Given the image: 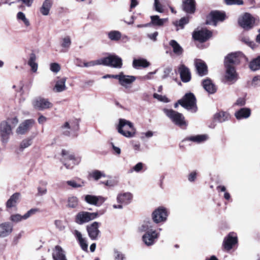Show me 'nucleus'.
Here are the masks:
<instances>
[{
	"label": "nucleus",
	"instance_id": "1",
	"mask_svg": "<svg viewBox=\"0 0 260 260\" xmlns=\"http://www.w3.org/2000/svg\"><path fill=\"white\" fill-rule=\"evenodd\" d=\"M153 224L150 220H144L138 228L139 233H145L142 237V241L148 246L153 245L159 236V233L153 229Z\"/></svg>",
	"mask_w": 260,
	"mask_h": 260
},
{
	"label": "nucleus",
	"instance_id": "2",
	"mask_svg": "<svg viewBox=\"0 0 260 260\" xmlns=\"http://www.w3.org/2000/svg\"><path fill=\"white\" fill-rule=\"evenodd\" d=\"M116 129L120 134L127 138L134 137L136 133V129L134 124L130 121L122 118L119 119Z\"/></svg>",
	"mask_w": 260,
	"mask_h": 260
},
{
	"label": "nucleus",
	"instance_id": "3",
	"mask_svg": "<svg viewBox=\"0 0 260 260\" xmlns=\"http://www.w3.org/2000/svg\"><path fill=\"white\" fill-rule=\"evenodd\" d=\"M178 103L182 107L192 113L197 111L196 99L194 94L191 92L186 93L181 99L178 100Z\"/></svg>",
	"mask_w": 260,
	"mask_h": 260
},
{
	"label": "nucleus",
	"instance_id": "4",
	"mask_svg": "<svg viewBox=\"0 0 260 260\" xmlns=\"http://www.w3.org/2000/svg\"><path fill=\"white\" fill-rule=\"evenodd\" d=\"M133 194L128 191H121L116 196L117 204H114L112 207L115 209L121 210L124 206L130 204L133 200Z\"/></svg>",
	"mask_w": 260,
	"mask_h": 260
},
{
	"label": "nucleus",
	"instance_id": "5",
	"mask_svg": "<svg viewBox=\"0 0 260 260\" xmlns=\"http://www.w3.org/2000/svg\"><path fill=\"white\" fill-rule=\"evenodd\" d=\"M164 112L176 125L181 127H185L187 125L185 118L181 113L172 109H164Z\"/></svg>",
	"mask_w": 260,
	"mask_h": 260
},
{
	"label": "nucleus",
	"instance_id": "6",
	"mask_svg": "<svg viewBox=\"0 0 260 260\" xmlns=\"http://www.w3.org/2000/svg\"><path fill=\"white\" fill-rule=\"evenodd\" d=\"M168 215V209L163 206H159L152 212L151 218L156 224L163 223L167 220Z\"/></svg>",
	"mask_w": 260,
	"mask_h": 260
},
{
	"label": "nucleus",
	"instance_id": "7",
	"mask_svg": "<svg viewBox=\"0 0 260 260\" xmlns=\"http://www.w3.org/2000/svg\"><path fill=\"white\" fill-rule=\"evenodd\" d=\"M102 65L110 66L116 69H120L122 66V60L117 55H110L102 58Z\"/></svg>",
	"mask_w": 260,
	"mask_h": 260
},
{
	"label": "nucleus",
	"instance_id": "8",
	"mask_svg": "<svg viewBox=\"0 0 260 260\" xmlns=\"http://www.w3.org/2000/svg\"><path fill=\"white\" fill-rule=\"evenodd\" d=\"M238 237L234 232L230 233L223 240L222 247L225 251H230L238 244Z\"/></svg>",
	"mask_w": 260,
	"mask_h": 260
},
{
	"label": "nucleus",
	"instance_id": "9",
	"mask_svg": "<svg viewBox=\"0 0 260 260\" xmlns=\"http://www.w3.org/2000/svg\"><path fill=\"white\" fill-rule=\"evenodd\" d=\"M98 216L97 212L81 211L76 215L75 221L79 224H82L95 219Z\"/></svg>",
	"mask_w": 260,
	"mask_h": 260
},
{
	"label": "nucleus",
	"instance_id": "10",
	"mask_svg": "<svg viewBox=\"0 0 260 260\" xmlns=\"http://www.w3.org/2000/svg\"><path fill=\"white\" fill-rule=\"evenodd\" d=\"M212 36V32L206 28H197L192 32V38L194 40L200 42L207 41Z\"/></svg>",
	"mask_w": 260,
	"mask_h": 260
},
{
	"label": "nucleus",
	"instance_id": "11",
	"mask_svg": "<svg viewBox=\"0 0 260 260\" xmlns=\"http://www.w3.org/2000/svg\"><path fill=\"white\" fill-rule=\"evenodd\" d=\"M78 122L76 120H71L67 121L62 126L63 134L67 136H75V133L78 129Z\"/></svg>",
	"mask_w": 260,
	"mask_h": 260
},
{
	"label": "nucleus",
	"instance_id": "12",
	"mask_svg": "<svg viewBox=\"0 0 260 260\" xmlns=\"http://www.w3.org/2000/svg\"><path fill=\"white\" fill-rule=\"evenodd\" d=\"M32 104L36 109L39 111H43L53 107V104L48 99L41 97H38L34 100Z\"/></svg>",
	"mask_w": 260,
	"mask_h": 260
},
{
	"label": "nucleus",
	"instance_id": "13",
	"mask_svg": "<svg viewBox=\"0 0 260 260\" xmlns=\"http://www.w3.org/2000/svg\"><path fill=\"white\" fill-rule=\"evenodd\" d=\"M259 20L255 17H239L238 23L245 30H249L258 23Z\"/></svg>",
	"mask_w": 260,
	"mask_h": 260
},
{
	"label": "nucleus",
	"instance_id": "14",
	"mask_svg": "<svg viewBox=\"0 0 260 260\" xmlns=\"http://www.w3.org/2000/svg\"><path fill=\"white\" fill-rule=\"evenodd\" d=\"M61 153L63 157L62 160V164L67 169H72L73 168V166L69 162L71 161L72 159H74L76 162H80L81 160V157L76 156L73 153H70L66 150H63Z\"/></svg>",
	"mask_w": 260,
	"mask_h": 260
},
{
	"label": "nucleus",
	"instance_id": "15",
	"mask_svg": "<svg viewBox=\"0 0 260 260\" xmlns=\"http://www.w3.org/2000/svg\"><path fill=\"white\" fill-rule=\"evenodd\" d=\"M11 126L8 124V122L3 121L0 125V132L1 140L3 143H7L10 136L12 134Z\"/></svg>",
	"mask_w": 260,
	"mask_h": 260
},
{
	"label": "nucleus",
	"instance_id": "16",
	"mask_svg": "<svg viewBox=\"0 0 260 260\" xmlns=\"http://www.w3.org/2000/svg\"><path fill=\"white\" fill-rule=\"evenodd\" d=\"M35 124V121L33 119L25 120L19 125L16 132L18 135H24L28 132Z\"/></svg>",
	"mask_w": 260,
	"mask_h": 260
},
{
	"label": "nucleus",
	"instance_id": "17",
	"mask_svg": "<svg viewBox=\"0 0 260 260\" xmlns=\"http://www.w3.org/2000/svg\"><path fill=\"white\" fill-rule=\"evenodd\" d=\"M100 224V223L94 221L87 226L88 236L91 239L94 240L98 239L100 234V231L99 229Z\"/></svg>",
	"mask_w": 260,
	"mask_h": 260
},
{
	"label": "nucleus",
	"instance_id": "18",
	"mask_svg": "<svg viewBox=\"0 0 260 260\" xmlns=\"http://www.w3.org/2000/svg\"><path fill=\"white\" fill-rule=\"evenodd\" d=\"M84 200L89 204L100 206L106 201V199L102 196L87 194L85 196Z\"/></svg>",
	"mask_w": 260,
	"mask_h": 260
},
{
	"label": "nucleus",
	"instance_id": "19",
	"mask_svg": "<svg viewBox=\"0 0 260 260\" xmlns=\"http://www.w3.org/2000/svg\"><path fill=\"white\" fill-rule=\"evenodd\" d=\"M225 77L227 81L235 82L238 79V74L234 66L226 65Z\"/></svg>",
	"mask_w": 260,
	"mask_h": 260
},
{
	"label": "nucleus",
	"instance_id": "20",
	"mask_svg": "<svg viewBox=\"0 0 260 260\" xmlns=\"http://www.w3.org/2000/svg\"><path fill=\"white\" fill-rule=\"evenodd\" d=\"M118 77L117 79L119 80V84L125 87H127L128 84L132 83L136 80L135 76L124 75L123 73L118 74Z\"/></svg>",
	"mask_w": 260,
	"mask_h": 260
},
{
	"label": "nucleus",
	"instance_id": "21",
	"mask_svg": "<svg viewBox=\"0 0 260 260\" xmlns=\"http://www.w3.org/2000/svg\"><path fill=\"white\" fill-rule=\"evenodd\" d=\"M194 64L200 76H203L207 74V67L204 61L200 59H197L194 60Z\"/></svg>",
	"mask_w": 260,
	"mask_h": 260
},
{
	"label": "nucleus",
	"instance_id": "22",
	"mask_svg": "<svg viewBox=\"0 0 260 260\" xmlns=\"http://www.w3.org/2000/svg\"><path fill=\"white\" fill-rule=\"evenodd\" d=\"M13 231V225L9 222L0 224V237L4 238L9 235Z\"/></svg>",
	"mask_w": 260,
	"mask_h": 260
},
{
	"label": "nucleus",
	"instance_id": "23",
	"mask_svg": "<svg viewBox=\"0 0 260 260\" xmlns=\"http://www.w3.org/2000/svg\"><path fill=\"white\" fill-rule=\"evenodd\" d=\"M67 79L65 77H57V80L55 82L54 86L53 88V91L55 92H61L67 89L66 85Z\"/></svg>",
	"mask_w": 260,
	"mask_h": 260
},
{
	"label": "nucleus",
	"instance_id": "24",
	"mask_svg": "<svg viewBox=\"0 0 260 260\" xmlns=\"http://www.w3.org/2000/svg\"><path fill=\"white\" fill-rule=\"evenodd\" d=\"M52 257L54 260H68L64 251L58 245L55 247L52 253Z\"/></svg>",
	"mask_w": 260,
	"mask_h": 260
},
{
	"label": "nucleus",
	"instance_id": "25",
	"mask_svg": "<svg viewBox=\"0 0 260 260\" xmlns=\"http://www.w3.org/2000/svg\"><path fill=\"white\" fill-rule=\"evenodd\" d=\"M202 85L205 90L209 94H213L217 90L215 85L209 79L204 80L202 82Z\"/></svg>",
	"mask_w": 260,
	"mask_h": 260
},
{
	"label": "nucleus",
	"instance_id": "26",
	"mask_svg": "<svg viewBox=\"0 0 260 260\" xmlns=\"http://www.w3.org/2000/svg\"><path fill=\"white\" fill-rule=\"evenodd\" d=\"M239 62L240 59L237 53L230 54L225 58V66L229 65L234 66V65L238 64Z\"/></svg>",
	"mask_w": 260,
	"mask_h": 260
},
{
	"label": "nucleus",
	"instance_id": "27",
	"mask_svg": "<svg viewBox=\"0 0 260 260\" xmlns=\"http://www.w3.org/2000/svg\"><path fill=\"white\" fill-rule=\"evenodd\" d=\"M179 72L182 81L184 82H188L190 80V73L187 68L184 65H181L179 68Z\"/></svg>",
	"mask_w": 260,
	"mask_h": 260
},
{
	"label": "nucleus",
	"instance_id": "28",
	"mask_svg": "<svg viewBox=\"0 0 260 260\" xmlns=\"http://www.w3.org/2000/svg\"><path fill=\"white\" fill-rule=\"evenodd\" d=\"M183 9L184 11L189 14L193 13L196 10L194 0H185L183 2Z\"/></svg>",
	"mask_w": 260,
	"mask_h": 260
},
{
	"label": "nucleus",
	"instance_id": "29",
	"mask_svg": "<svg viewBox=\"0 0 260 260\" xmlns=\"http://www.w3.org/2000/svg\"><path fill=\"white\" fill-rule=\"evenodd\" d=\"M251 114V110L248 108H243L236 111L235 116L237 119L248 118Z\"/></svg>",
	"mask_w": 260,
	"mask_h": 260
},
{
	"label": "nucleus",
	"instance_id": "30",
	"mask_svg": "<svg viewBox=\"0 0 260 260\" xmlns=\"http://www.w3.org/2000/svg\"><path fill=\"white\" fill-rule=\"evenodd\" d=\"M208 139V136L206 134L198 135L192 136L186 138L184 140L192 141L196 143H201L207 141Z\"/></svg>",
	"mask_w": 260,
	"mask_h": 260
},
{
	"label": "nucleus",
	"instance_id": "31",
	"mask_svg": "<svg viewBox=\"0 0 260 260\" xmlns=\"http://www.w3.org/2000/svg\"><path fill=\"white\" fill-rule=\"evenodd\" d=\"M37 56L35 53L32 52L29 54L27 63L30 66L31 71L36 73L38 70V64L36 62Z\"/></svg>",
	"mask_w": 260,
	"mask_h": 260
},
{
	"label": "nucleus",
	"instance_id": "32",
	"mask_svg": "<svg viewBox=\"0 0 260 260\" xmlns=\"http://www.w3.org/2000/svg\"><path fill=\"white\" fill-rule=\"evenodd\" d=\"M21 194L20 193L16 192L11 196L6 203V207L10 208L16 206L17 202L20 199Z\"/></svg>",
	"mask_w": 260,
	"mask_h": 260
},
{
	"label": "nucleus",
	"instance_id": "33",
	"mask_svg": "<svg viewBox=\"0 0 260 260\" xmlns=\"http://www.w3.org/2000/svg\"><path fill=\"white\" fill-rule=\"evenodd\" d=\"M169 45L172 47L173 52L177 55H181L183 52L182 47L179 43L174 40H172L169 42Z\"/></svg>",
	"mask_w": 260,
	"mask_h": 260
},
{
	"label": "nucleus",
	"instance_id": "34",
	"mask_svg": "<svg viewBox=\"0 0 260 260\" xmlns=\"http://www.w3.org/2000/svg\"><path fill=\"white\" fill-rule=\"evenodd\" d=\"M214 119L219 122H223L230 118L229 113L224 111H220L214 115Z\"/></svg>",
	"mask_w": 260,
	"mask_h": 260
},
{
	"label": "nucleus",
	"instance_id": "35",
	"mask_svg": "<svg viewBox=\"0 0 260 260\" xmlns=\"http://www.w3.org/2000/svg\"><path fill=\"white\" fill-rule=\"evenodd\" d=\"M149 65V62L144 58L134 59L133 61V67L135 69H138L140 67L146 68Z\"/></svg>",
	"mask_w": 260,
	"mask_h": 260
},
{
	"label": "nucleus",
	"instance_id": "36",
	"mask_svg": "<svg viewBox=\"0 0 260 260\" xmlns=\"http://www.w3.org/2000/svg\"><path fill=\"white\" fill-rule=\"evenodd\" d=\"M74 235L76 239L79 242L81 247L83 250H86L87 249L88 245L86 243V241L84 238L82 237L81 233L77 230L74 231Z\"/></svg>",
	"mask_w": 260,
	"mask_h": 260
},
{
	"label": "nucleus",
	"instance_id": "37",
	"mask_svg": "<svg viewBox=\"0 0 260 260\" xmlns=\"http://www.w3.org/2000/svg\"><path fill=\"white\" fill-rule=\"evenodd\" d=\"M166 0H154L153 8L157 12L162 13L164 12Z\"/></svg>",
	"mask_w": 260,
	"mask_h": 260
},
{
	"label": "nucleus",
	"instance_id": "38",
	"mask_svg": "<svg viewBox=\"0 0 260 260\" xmlns=\"http://www.w3.org/2000/svg\"><path fill=\"white\" fill-rule=\"evenodd\" d=\"M250 69L252 71L260 70V55L253 58L249 64Z\"/></svg>",
	"mask_w": 260,
	"mask_h": 260
},
{
	"label": "nucleus",
	"instance_id": "39",
	"mask_svg": "<svg viewBox=\"0 0 260 260\" xmlns=\"http://www.w3.org/2000/svg\"><path fill=\"white\" fill-rule=\"evenodd\" d=\"M52 2L51 0H45L41 8V12L43 15L49 14L50 9L52 6Z\"/></svg>",
	"mask_w": 260,
	"mask_h": 260
},
{
	"label": "nucleus",
	"instance_id": "40",
	"mask_svg": "<svg viewBox=\"0 0 260 260\" xmlns=\"http://www.w3.org/2000/svg\"><path fill=\"white\" fill-rule=\"evenodd\" d=\"M189 22V17H182L179 20L173 22L174 25L176 27V30H178L183 29L184 25Z\"/></svg>",
	"mask_w": 260,
	"mask_h": 260
},
{
	"label": "nucleus",
	"instance_id": "41",
	"mask_svg": "<svg viewBox=\"0 0 260 260\" xmlns=\"http://www.w3.org/2000/svg\"><path fill=\"white\" fill-rule=\"evenodd\" d=\"M225 17H207L206 24L213 26H216L219 22H222L225 20Z\"/></svg>",
	"mask_w": 260,
	"mask_h": 260
},
{
	"label": "nucleus",
	"instance_id": "42",
	"mask_svg": "<svg viewBox=\"0 0 260 260\" xmlns=\"http://www.w3.org/2000/svg\"><path fill=\"white\" fill-rule=\"evenodd\" d=\"M90 177L97 181L102 177H105V174L99 170H94L89 173Z\"/></svg>",
	"mask_w": 260,
	"mask_h": 260
},
{
	"label": "nucleus",
	"instance_id": "43",
	"mask_svg": "<svg viewBox=\"0 0 260 260\" xmlns=\"http://www.w3.org/2000/svg\"><path fill=\"white\" fill-rule=\"evenodd\" d=\"M108 37L111 41H118L121 37L120 32L117 30H112L108 33Z\"/></svg>",
	"mask_w": 260,
	"mask_h": 260
},
{
	"label": "nucleus",
	"instance_id": "44",
	"mask_svg": "<svg viewBox=\"0 0 260 260\" xmlns=\"http://www.w3.org/2000/svg\"><path fill=\"white\" fill-rule=\"evenodd\" d=\"M78 204V200L76 197H69L68 201V206L70 208H76Z\"/></svg>",
	"mask_w": 260,
	"mask_h": 260
},
{
	"label": "nucleus",
	"instance_id": "45",
	"mask_svg": "<svg viewBox=\"0 0 260 260\" xmlns=\"http://www.w3.org/2000/svg\"><path fill=\"white\" fill-rule=\"evenodd\" d=\"M102 64V58L95 60H92L88 62H83V67L86 68L91 67L96 65H101Z\"/></svg>",
	"mask_w": 260,
	"mask_h": 260
},
{
	"label": "nucleus",
	"instance_id": "46",
	"mask_svg": "<svg viewBox=\"0 0 260 260\" xmlns=\"http://www.w3.org/2000/svg\"><path fill=\"white\" fill-rule=\"evenodd\" d=\"M151 23L154 25L160 26L165 23L167 20V18L159 19V17H151Z\"/></svg>",
	"mask_w": 260,
	"mask_h": 260
},
{
	"label": "nucleus",
	"instance_id": "47",
	"mask_svg": "<svg viewBox=\"0 0 260 260\" xmlns=\"http://www.w3.org/2000/svg\"><path fill=\"white\" fill-rule=\"evenodd\" d=\"M71 44V41L69 37L67 36L62 39L61 45L63 48H64L66 49V50L69 48Z\"/></svg>",
	"mask_w": 260,
	"mask_h": 260
},
{
	"label": "nucleus",
	"instance_id": "48",
	"mask_svg": "<svg viewBox=\"0 0 260 260\" xmlns=\"http://www.w3.org/2000/svg\"><path fill=\"white\" fill-rule=\"evenodd\" d=\"M32 144V139L27 138L23 140L20 143V148L22 150L27 148Z\"/></svg>",
	"mask_w": 260,
	"mask_h": 260
},
{
	"label": "nucleus",
	"instance_id": "49",
	"mask_svg": "<svg viewBox=\"0 0 260 260\" xmlns=\"http://www.w3.org/2000/svg\"><path fill=\"white\" fill-rule=\"evenodd\" d=\"M218 191L224 192V198L226 200H229L231 198L230 194L226 191V188L224 186L219 185L217 187Z\"/></svg>",
	"mask_w": 260,
	"mask_h": 260
},
{
	"label": "nucleus",
	"instance_id": "50",
	"mask_svg": "<svg viewBox=\"0 0 260 260\" xmlns=\"http://www.w3.org/2000/svg\"><path fill=\"white\" fill-rule=\"evenodd\" d=\"M144 166V164L139 162L132 168L131 172H135L136 173L140 172L143 169Z\"/></svg>",
	"mask_w": 260,
	"mask_h": 260
},
{
	"label": "nucleus",
	"instance_id": "51",
	"mask_svg": "<svg viewBox=\"0 0 260 260\" xmlns=\"http://www.w3.org/2000/svg\"><path fill=\"white\" fill-rule=\"evenodd\" d=\"M18 22L25 27L30 25V21L27 17H17Z\"/></svg>",
	"mask_w": 260,
	"mask_h": 260
},
{
	"label": "nucleus",
	"instance_id": "52",
	"mask_svg": "<svg viewBox=\"0 0 260 260\" xmlns=\"http://www.w3.org/2000/svg\"><path fill=\"white\" fill-rule=\"evenodd\" d=\"M103 183L109 187H114L118 184V181L116 178H114L107 180L105 182H103Z\"/></svg>",
	"mask_w": 260,
	"mask_h": 260
},
{
	"label": "nucleus",
	"instance_id": "53",
	"mask_svg": "<svg viewBox=\"0 0 260 260\" xmlns=\"http://www.w3.org/2000/svg\"><path fill=\"white\" fill-rule=\"evenodd\" d=\"M60 66L58 63L53 62L50 64V70L54 73H57L60 70Z\"/></svg>",
	"mask_w": 260,
	"mask_h": 260
},
{
	"label": "nucleus",
	"instance_id": "54",
	"mask_svg": "<svg viewBox=\"0 0 260 260\" xmlns=\"http://www.w3.org/2000/svg\"><path fill=\"white\" fill-rule=\"evenodd\" d=\"M10 219L12 222L17 223L24 220L23 215L22 216L19 214H13L10 216Z\"/></svg>",
	"mask_w": 260,
	"mask_h": 260
},
{
	"label": "nucleus",
	"instance_id": "55",
	"mask_svg": "<svg viewBox=\"0 0 260 260\" xmlns=\"http://www.w3.org/2000/svg\"><path fill=\"white\" fill-rule=\"evenodd\" d=\"M241 41L250 47L251 48H254L255 44L253 42L250 40L249 38L246 37H242L241 38Z\"/></svg>",
	"mask_w": 260,
	"mask_h": 260
},
{
	"label": "nucleus",
	"instance_id": "56",
	"mask_svg": "<svg viewBox=\"0 0 260 260\" xmlns=\"http://www.w3.org/2000/svg\"><path fill=\"white\" fill-rule=\"evenodd\" d=\"M226 13L223 11L214 10L212 11L210 14L209 16H225Z\"/></svg>",
	"mask_w": 260,
	"mask_h": 260
},
{
	"label": "nucleus",
	"instance_id": "57",
	"mask_svg": "<svg viewBox=\"0 0 260 260\" xmlns=\"http://www.w3.org/2000/svg\"><path fill=\"white\" fill-rule=\"evenodd\" d=\"M38 210L37 209H31L23 215V219H27L32 215L35 214Z\"/></svg>",
	"mask_w": 260,
	"mask_h": 260
},
{
	"label": "nucleus",
	"instance_id": "58",
	"mask_svg": "<svg viewBox=\"0 0 260 260\" xmlns=\"http://www.w3.org/2000/svg\"><path fill=\"white\" fill-rule=\"evenodd\" d=\"M153 97L157 99L158 101L164 103H168L170 102L169 100L165 95H159L157 93L153 94Z\"/></svg>",
	"mask_w": 260,
	"mask_h": 260
},
{
	"label": "nucleus",
	"instance_id": "59",
	"mask_svg": "<svg viewBox=\"0 0 260 260\" xmlns=\"http://www.w3.org/2000/svg\"><path fill=\"white\" fill-rule=\"evenodd\" d=\"M225 4L228 5H242L243 4V0H224Z\"/></svg>",
	"mask_w": 260,
	"mask_h": 260
},
{
	"label": "nucleus",
	"instance_id": "60",
	"mask_svg": "<svg viewBox=\"0 0 260 260\" xmlns=\"http://www.w3.org/2000/svg\"><path fill=\"white\" fill-rule=\"evenodd\" d=\"M115 260H126L125 255L117 250L114 251Z\"/></svg>",
	"mask_w": 260,
	"mask_h": 260
},
{
	"label": "nucleus",
	"instance_id": "61",
	"mask_svg": "<svg viewBox=\"0 0 260 260\" xmlns=\"http://www.w3.org/2000/svg\"><path fill=\"white\" fill-rule=\"evenodd\" d=\"M153 135V133L151 131H147L145 133H142L141 134L140 139L142 140H144L146 138H150Z\"/></svg>",
	"mask_w": 260,
	"mask_h": 260
},
{
	"label": "nucleus",
	"instance_id": "62",
	"mask_svg": "<svg viewBox=\"0 0 260 260\" xmlns=\"http://www.w3.org/2000/svg\"><path fill=\"white\" fill-rule=\"evenodd\" d=\"M251 86L254 87L260 86V76H256L253 77L251 82Z\"/></svg>",
	"mask_w": 260,
	"mask_h": 260
},
{
	"label": "nucleus",
	"instance_id": "63",
	"mask_svg": "<svg viewBox=\"0 0 260 260\" xmlns=\"http://www.w3.org/2000/svg\"><path fill=\"white\" fill-rule=\"evenodd\" d=\"M38 196H42L46 194L47 192V189L45 187L38 186L37 188Z\"/></svg>",
	"mask_w": 260,
	"mask_h": 260
},
{
	"label": "nucleus",
	"instance_id": "64",
	"mask_svg": "<svg viewBox=\"0 0 260 260\" xmlns=\"http://www.w3.org/2000/svg\"><path fill=\"white\" fill-rule=\"evenodd\" d=\"M5 122H8L9 124H11L13 126H15L18 122V120L17 117H13L8 118Z\"/></svg>",
	"mask_w": 260,
	"mask_h": 260
}]
</instances>
